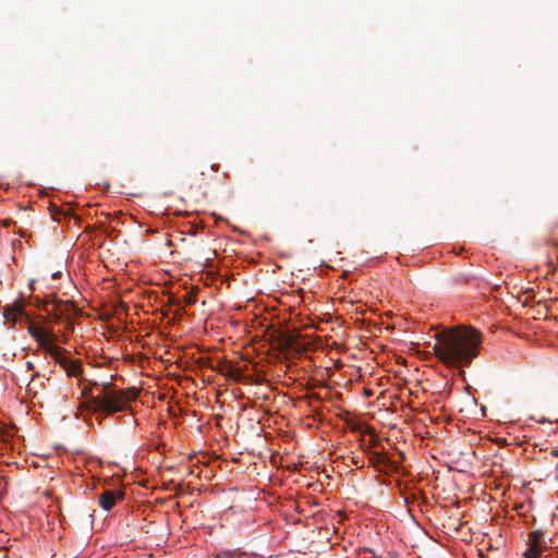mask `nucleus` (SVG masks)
I'll use <instances>...</instances> for the list:
<instances>
[{
    "label": "nucleus",
    "instance_id": "7ed1b4c3",
    "mask_svg": "<svg viewBox=\"0 0 558 558\" xmlns=\"http://www.w3.org/2000/svg\"><path fill=\"white\" fill-rule=\"evenodd\" d=\"M28 332L32 337L35 338V340L38 342V344L47 350L49 344H53L52 335L47 329H45L41 326L29 324L28 326Z\"/></svg>",
    "mask_w": 558,
    "mask_h": 558
},
{
    "label": "nucleus",
    "instance_id": "f8f14e48",
    "mask_svg": "<svg viewBox=\"0 0 558 558\" xmlns=\"http://www.w3.org/2000/svg\"><path fill=\"white\" fill-rule=\"evenodd\" d=\"M0 436L3 441H9L10 438L13 436L11 428L0 425Z\"/></svg>",
    "mask_w": 558,
    "mask_h": 558
},
{
    "label": "nucleus",
    "instance_id": "423d86ee",
    "mask_svg": "<svg viewBox=\"0 0 558 558\" xmlns=\"http://www.w3.org/2000/svg\"><path fill=\"white\" fill-rule=\"evenodd\" d=\"M46 352L59 364L62 368L68 364L69 357L64 355L62 348L57 344H49Z\"/></svg>",
    "mask_w": 558,
    "mask_h": 558
},
{
    "label": "nucleus",
    "instance_id": "9b49d317",
    "mask_svg": "<svg viewBox=\"0 0 558 558\" xmlns=\"http://www.w3.org/2000/svg\"><path fill=\"white\" fill-rule=\"evenodd\" d=\"M221 374H225L226 376L233 377L235 380H239L241 378V373L239 369H235L232 366L227 367V372L223 369L219 371Z\"/></svg>",
    "mask_w": 558,
    "mask_h": 558
},
{
    "label": "nucleus",
    "instance_id": "ddd939ff",
    "mask_svg": "<svg viewBox=\"0 0 558 558\" xmlns=\"http://www.w3.org/2000/svg\"><path fill=\"white\" fill-rule=\"evenodd\" d=\"M372 461H373V463H387L388 462L387 458L381 456L380 453H374Z\"/></svg>",
    "mask_w": 558,
    "mask_h": 558
},
{
    "label": "nucleus",
    "instance_id": "f03ea898",
    "mask_svg": "<svg viewBox=\"0 0 558 558\" xmlns=\"http://www.w3.org/2000/svg\"><path fill=\"white\" fill-rule=\"evenodd\" d=\"M82 395L90 399L93 411L105 417L128 410L138 390L135 387L117 389L111 381H93L83 388Z\"/></svg>",
    "mask_w": 558,
    "mask_h": 558
},
{
    "label": "nucleus",
    "instance_id": "20e7f679",
    "mask_svg": "<svg viewBox=\"0 0 558 558\" xmlns=\"http://www.w3.org/2000/svg\"><path fill=\"white\" fill-rule=\"evenodd\" d=\"M123 498H124V493L121 489L105 490L99 496V505L104 510L109 511L114 507L116 501L118 499H123Z\"/></svg>",
    "mask_w": 558,
    "mask_h": 558
},
{
    "label": "nucleus",
    "instance_id": "9d476101",
    "mask_svg": "<svg viewBox=\"0 0 558 558\" xmlns=\"http://www.w3.org/2000/svg\"><path fill=\"white\" fill-rule=\"evenodd\" d=\"M541 551V546L531 545L525 551V558H538Z\"/></svg>",
    "mask_w": 558,
    "mask_h": 558
},
{
    "label": "nucleus",
    "instance_id": "a211bd4d",
    "mask_svg": "<svg viewBox=\"0 0 558 558\" xmlns=\"http://www.w3.org/2000/svg\"><path fill=\"white\" fill-rule=\"evenodd\" d=\"M388 463L392 466L393 470H398V465L396 462H388Z\"/></svg>",
    "mask_w": 558,
    "mask_h": 558
},
{
    "label": "nucleus",
    "instance_id": "39448f33",
    "mask_svg": "<svg viewBox=\"0 0 558 558\" xmlns=\"http://www.w3.org/2000/svg\"><path fill=\"white\" fill-rule=\"evenodd\" d=\"M21 315H26L22 301L14 302L10 307H5L3 312L4 318L9 322H13L14 324Z\"/></svg>",
    "mask_w": 558,
    "mask_h": 558
},
{
    "label": "nucleus",
    "instance_id": "0eeeda50",
    "mask_svg": "<svg viewBox=\"0 0 558 558\" xmlns=\"http://www.w3.org/2000/svg\"><path fill=\"white\" fill-rule=\"evenodd\" d=\"M213 558H250L248 555L239 549L221 550L213 556Z\"/></svg>",
    "mask_w": 558,
    "mask_h": 558
},
{
    "label": "nucleus",
    "instance_id": "6ab92c4d",
    "mask_svg": "<svg viewBox=\"0 0 558 558\" xmlns=\"http://www.w3.org/2000/svg\"><path fill=\"white\" fill-rule=\"evenodd\" d=\"M60 275V272H56L52 275L53 278L58 277Z\"/></svg>",
    "mask_w": 558,
    "mask_h": 558
},
{
    "label": "nucleus",
    "instance_id": "f257e3e1",
    "mask_svg": "<svg viewBox=\"0 0 558 558\" xmlns=\"http://www.w3.org/2000/svg\"><path fill=\"white\" fill-rule=\"evenodd\" d=\"M437 342L433 350L445 364L468 366L478 355L483 337L470 326H458L436 335Z\"/></svg>",
    "mask_w": 558,
    "mask_h": 558
},
{
    "label": "nucleus",
    "instance_id": "1a4fd4ad",
    "mask_svg": "<svg viewBox=\"0 0 558 558\" xmlns=\"http://www.w3.org/2000/svg\"><path fill=\"white\" fill-rule=\"evenodd\" d=\"M542 538H543V533L542 532L534 531V532L530 533V535H529V546H531V545L539 546V543H541Z\"/></svg>",
    "mask_w": 558,
    "mask_h": 558
},
{
    "label": "nucleus",
    "instance_id": "f3484780",
    "mask_svg": "<svg viewBox=\"0 0 558 558\" xmlns=\"http://www.w3.org/2000/svg\"><path fill=\"white\" fill-rule=\"evenodd\" d=\"M186 302H187V303H194V302H195V296H192V295H191V296H189V298L186 299Z\"/></svg>",
    "mask_w": 558,
    "mask_h": 558
},
{
    "label": "nucleus",
    "instance_id": "2eb2a0df",
    "mask_svg": "<svg viewBox=\"0 0 558 558\" xmlns=\"http://www.w3.org/2000/svg\"><path fill=\"white\" fill-rule=\"evenodd\" d=\"M364 554H365L364 558H378L372 550H365Z\"/></svg>",
    "mask_w": 558,
    "mask_h": 558
},
{
    "label": "nucleus",
    "instance_id": "dca6fc26",
    "mask_svg": "<svg viewBox=\"0 0 558 558\" xmlns=\"http://www.w3.org/2000/svg\"><path fill=\"white\" fill-rule=\"evenodd\" d=\"M26 368H27L28 371H33V369H34V364H33L32 362H29V361H28V362H26Z\"/></svg>",
    "mask_w": 558,
    "mask_h": 558
},
{
    "label": "nucleus",
    "instance_id": "6e6552de",
    "mask_svg": "<svg viewBox=\"0 0 558 558\" xmlns=\"http://www.w3.org/2000/svg\"><path fill=\"white\" fill-rule=\"evenodd\" d=\"M68 376L77 377L82 373L80 362L69 360L68 364L63 367Z\"/></svg>",
    "mask_w": 558,
    "mask_h": 558
},
{
    "label": "nucleus",
    "instance_id": "4468645a",
    "mask_svg": "<svg viewBox=\"0 0 558 558\" xmlns=\"http://www.w3.org/2000/svg\"><path fill=\"white\" fill-rule=\"evenodd\" d=\"M62 306H66V304H63L61 301H59L58 303L54 304L53 310H58L61 314H63Z\"/></svg>",
    "mask_w": 558,
    "mask_h": 558
}]
</instances>
